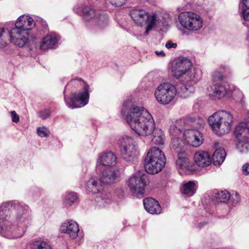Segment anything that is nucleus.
<instances>
[{
    "instance_id": "obj_19",
    "label": "nucleus",
    "mask_w": 249,
    "mask_h": 249,
    "mask_svg": "<svg viewBox=\"0 0 249 249\" xmlns=\"http://www.w3.org/2000/svg\"><path fill=\"white\" fill-rule=\"evenodd\" d=\"M35 22L33 18L28 16H20L15 24L13 28H17L19 30L28 32L35 26Z\"/></svg>"
},
{
    "instance_id": "obj_3",
    "label": "nucleus",
    "mask_w": 249,
    "mask_h": 249,
    "mask_svg": "<svg viewBox=\"0 0 249 249\" xmlns=\"http://www.w3.org/2000/svg\"><path fill=\"white\" fill-rule=\"evenodd\" d=\"M208 123L215 133L219 136L228 133L233 124V116L229 112L220 110L209 117Z\"/></svg>"
},
{
    "instance_id": "obj_23",
    "label": "nucleus",
    "mask_w": 249,
    "mask_h": 249,
    "mask_svg": "<svg viewBox=\"0 0 249 249\" xmlns=\"http://www.w3.org/2000/svg\"><path fill=\"white\" fill-rule=\"evenodd\" d=\"M59 36L55 33H51L45 36L40 45L42 50L55 48L59 40Z\"/></svg>"
},
{
    "instance_id": "obj_30",
    "label": "nucleus",
    "mask_w": 249,
    "mask_h": 249,
    "mask_svg": "<svg viewBox=\"0 0 249 249\" xmlns=\"http://www.w3.org/2000/svg\"><path fill=\"white\" fill-rule=\"evenodd\" d=\"M111 201L109 195L105 192L97 194L95 198V202L99 207L105 206L107 204L110 203Z\"/></svg>"
},
{
    "instance_id": "obj_31",
    "label": "nucleus",
    "mask_w": 249,
    "mask_h": 249,
    "mask_svg": "<svg viewBox=\"0 0 249 249\" xmlns=\"http://www.w3.org/2000/svg\"><path fill=\"white\" fill-rule=\"evenodd\" d=\"M226 156L224 149L222 148L217 149L214 152L212 159L215 165H220L224 160Z\"/></svg>"
},
{
    "instance_id": "obj_8",
    "label": "nucleus",
    "mask_w": 249,
    "mask_h": 249,
    "mask_svg": "<svg viewBox=\"0 0 249 249\" xmlns=\"http://www.w3.org/2000/svg\"><path fill=\"white\" fill-rule=\"evenodd\" d=\"M178 19L184 28L191 32L198 31L203 25V19L200 15L195 12L181 13L178 15Z\"/></svg>"
},
{
    "instance_id": "obj_10",
    "label": "nucleus",
    "mask_w": 249,
    "mask_h": 249,
    "mask_svg": "<svg viewBox=\"0 0 249 249\" xmlns=\"http://www.w3.org/2000/svg\"><path fill=\"white\" fill-rule=\"evenodd\" d=\"M121 156L122 159L128 162L134 161L138 155L135 142L133 139L128 136H124L120 144Z\"/></svg>"
},
{
    "instance_id": "obj_14",
    "label": "nucleus",
    "mask_w": 249,
    "mask_h": 249,
    "mask_svg": "<svg viewBox=\"0 0 249 249\" xmlns=\"http://www.w3.org/2000/svg\"><path fill=\"white\" fill-rule=\"evenodd\" d=\"M150 24L146 27L145 33L148 34L149 31L154 27L166 26L171 22L172 18L168 14L164 13L157 15L155 14L151 15L150 18Z\"/></svg>"
},
{
    "instance_id": "obj_47",
    "label": "nucleus",
    "mask_w": 249,
    "mask_h": 249,
    "mask_svg": "<svg viewBox=\"0 0 249 249\" xmlns=\"http://www.w3.org/2000/svg\"><path fill=\"white\" fill-rule=\"evenodd\" d=\"M206 223H200L198 224V228L200 229L203 225H205Z\"/></svg>"
},
{
    "instance_id": "obj_4",
    "label": "nucleus",
    "mask_w": 249,
    "mask_h": 249,
    "mask_svg": "<svg viewBox=\"0 0 249 249\" xmlns=\"http://www.w3.org/2000/svg\"><path fill=\"white\" fill-rule=\"evenodd\" d=\"M172 71L177 78L183 77L186 81L192 82L193 84L196 83L200 78L193 68L191 61L185 57L176 60L172 65Z\"/></svg>"
},
{
    "instance_id": "obj_21",
    "label": "nucleus",
    "mask_w": 249,
    "mask_h": 249,
    "mask_svg": "<svg viewBox=\"0 0 249 249\" xmlns=\"http://www.w3.org/2000/svg\"><path fill=\"white\" fill-rule=\"evenodd\" d=\"M229 86V85L224 82L214 84L211 88L212 91L209 93L210 95L217 99L223 97L230 93Z\"/></svg>"
},
{
    "instance_id": "obj_11",
    "label": "nucleus",
    "mask_w": 249,
    "mask_h": 249,
    "mask_svg": "<svg viewBox=\"0 0 249 249\" xmlns=\"http://www.w3.org/2000/svg\"><path fill=\"white\" fill-rule=\"evenodd\" d=\"M148 183L147 175L139 172L132 175L128 179L127 184L130 191L134 195H142Z\"/></svg>"
},
{
    "instance_id": "obj_38",
    "label": "nucleus",
    "mask_w": 249,
    "mask_h": 249,
    "mask_svg": "<svg viewBox=\"0 0 249 249\" xmlns=\"http://www.w3.org/2000/svg\"><path fill=\"white\" fill-rule=\"evenodd\" d=\"M247 141L237 140L236 146L240 153H246L249 151V144Z\"/></svg>"
},
{
    "instance_id": "obj_45",
    "label": "nucleus",
    "mask_w": 249,
    "mask_h": 249,
    "mask_svg": "<svg viewBox=\"0 0 249 249\" xmlns=\"http://www.w3.org/2000/svg\"><path fill=\"white\" fill-rule=\"evenodd\" d=\"M243 172L245 175L249 174V163H246L242 167Z\"/></svg>"
},
{
    "instance_id": "obj_13",
    "label": "nucleus",
    "mask_w": 249,
    "mask_h": 249,
    "mask_svg": "<svg viewBox=\"0 0 249 249\" xmlns=\"http://www.w3.org/2000/svg\"><path fill=\"white\" fill-rule=\"evenodd\" d=\"M171 145L173 148L176 150L178 154V159L176 162L177 166L181 169L186 168L188 163V155L182 144V140L179 136L172 138Z\"/></svg>"
},
{
    "instance_id": "obj_16",
    "label": "nucleus",
    "mask_w": 249,
    "mask_h": 249,
    "mask_svg": "<svg viewBox=\"0 0 249 249\" xmlns=\"http://www.w3.org/2000/svg\"><path fill=\"white\" fill-rule=\"evenodd\" d=\"M130 15L136 24L142 25V24L146 23V27H148L151 15H149L145 10L142 9H134L130 11Z\"/></svg>"
},
{
    "instance_id": "obj_2",
    "label": "nucleus",
    "mask_w": 249,
    "mask_h": 249,
    "mask_svg": "<svg viewBox=\"0 0 249 249\" xmlns=\"http://www.w3.org/2000/svg\"><path fill=\"white\" fill-rule=\"evenodd\" d=\"M12 202H5L0 206V234L8 239H14L21 237L30 225V219L27 215L25 206H18L15 222L8 221Z\"/></svg>"
},
{
    "instance_id": "obj_27",
    "label": "nucleus",
    "mask_w": 249,
    "mask_h": 249,
    "mask_svg": "<svg viewBox=\"0 0 249 249\" xmlns=\"http://www.w3.org/2000/svg\"><path fill=\"white\" fill-rule=\"evenodd\" d=\"M101 182H99L97 178L92 177L86 183V189L88 192L98 193L103 189Z\"/></svg>"
},
{
    "instance_id": "obj_42",
    "label": "nucleus",
    "mask_w": 249,
    "mask_h": 249,
    "mask_svg": "<svg viewBox=\"0 0 249 249\" xmlns=\"http://www.w3.org/2000/svg\"><path fill=\"white\" fill-rule=\"evenodd\" d=\"M111 4L116 7H120L123 5L127 0H107Z\"/></svg>"
},
{
    "instance_id": "obj_40",
    "label": "nucleus",
    "mask_w": 249,
    "mask_h": 249,
    "mask_svg": "<svg viewBox=\"0 0 249 249\" xmlns=\"http://www.w3.org/2000/svg\"><path fill=\"white\" fill-rule=\"evenodd\" d=\"M51 113V112L49 108H45L39 112V117L43 119H45L50 116Z\"/></svg>"
},
{
    "instance_id": "obj_6",
    "label": "nucleus",
    "mask_w": 249,
    "mask_h": 249,
    "mask_svg": "<svg viewBox=\"0 0 249 249\" xmlns=\"http://www.w3.org/2000/svg\"><path fill=\"white\" fill-rule=\"evenodd\" d=\"M165 162V156L162 150L158 147H151L144 160L145 170L149 174H157L164 167Z\"/></svg>"
},
{
    "instance_id": "obj_20",
    "label": "nucleus",
    "mask_w": 249,
    "mask_h": 249,
    "mask_svg": "<svg viewBox=\"0 0 249 249\" xmlns=\"http://www.w3.org/2000/svg\"><path fill=\"white\" fill-rule=\"evenodd\" d=\"M73 11L76 14L83 17L84 19L88 22L94 20L97 13L91 7L83 6L82 7L75 6Z\"/></svg>"
},
{
    "instance_id": "obj_39",
    "label": "nucleus",
    "mask_w": 249,
    "mask_h": 249,
    "mask_svg": "<svg viewBox=\"0 0 249 249\" xmlns=\"http://www.w3.org/2000/svg\"><path fill=\"white\" fill-rule=\"evenodd\" d=\"M37 134L40 137H47L50 135V131L45 126L39 127L37 129Z\"/></svg>"
},
{
    "instance_id": "obj_34",
    "label": "nucleus",
    "mask_w": 249,
    "mask_h": 249,
    "mask_svg": "<svg viewBox=\"0 0 249 249\" xmlns=\"http://www.w3.org/2000/svg\"><path fill=\"white\" fill-rule=\"evenodd\" d=\"M94 21L100 27L103 28L108 23V17L105 14H97Z\"/></svg>"
},
{
    "instance_id": "obj_36",
    "label": "nucleus",
    "mask_w": 249,
    "mask_h": 249,
    "mask_svg": "<svg viewBox=\"0 0 249 249\" xmlns=\"http://www.w3.org/2000/svg\"><path fill=\"white\" fill-rule=\"evenodd\" d=\"M78 197L76 193L68 192L66 193L64 196L65 203L68 205H71L77 201Z\"/></svg>"
},
{
    "instance_id": "obj_44",
    "label": "nucleus",
    "mask_w": 249,
    "mask_h": 249,
    "mask_svg": "<svg viewBox=\"0 0 249 249\" xmlns=\"http://www.w3.org/2000/svg\"><path fill=\"white\" fill-rule=\"evenodd\" d=\"M177 47V44L173 43L171 41H168L165 44V47L167 49L176 48Z\"/></svg>"
},
{
    "instance_id": "obj_24",
    "label": "nucleus",
    "mask_w": 249,
    "mask_h": 249,
    "mask_svg": "<svg viewBox=\"0 0 249 249\" xmlns=\"http://www.w3.org/2000/svg\"><path fill=\"white\" fill-rule=\"evenodd\" d=\"M194 158L196 164L200 167H207L212 163L210 155L205 151L196 152L194 154Z\"/></svg>"
},
{
    "instance_id": "obj_22",
    "label": "nucleus",
    "mask_w": 249,
    "mask_h": 249,
    "mask_svg": "<svg viewBox=\"0 0 249 249\" xmlns=\"http://www.w3.org/2000/svg\"><path fill=\"white\" fill-rule=\"evenodd\" d=\"M61 231L67 233L71 239L76 238L78 235L79 228L78 224L73 220L63 223L61 227Z\"/></svg>"
},
{
    "instance_id": "obj_43",
    "label": "nucleus",
    "mask_w": 249,
    "mask_h": 249,
    "mask_svg": "<svg viewBox=\"0 0 249 249\" xmlns=\"http://www.w3.org/2000/svg\"><path fill=\"white\" fill-rule=\"evenodd\" d=\"M12 121L15 123H18L19 121V115L14 110L11 112Z\"/></svg>"
},
{
    "instance_id": "obj_41",
    "label": "nucleus",
    "mask_w": 249,
    "mask_h": 249,
    "mask_svg": "<svg viewBox=\"0 0 249 249\" xmlns=\"http://www.w3.org/2000/svg\"><path fill=\"white\" fill-rule=\"evenodd\" d=\"M231 201L232 202V204L233 205H236L240 201V197L239 195L236 192L234 194H232L231 196Z\"/></svg>"
},
{
    "instance_id": "obj_9",
    "label": "nucleus",
    "mask_w": 249,
    "mask_h": 249,
    "mask_svg": "<svg viewBox=\"0 0 249 249\" xmlns=\"http://www.w3.org/2000/svg\"><path fill=\"white\" fill-rule=\"evenodd\" d=\"M197 123L199 124V127H203L204 121L202 119L195 121L189 124L187 128H185L183 132V137L185 142L194 147L200 146L203 142V136L200 130L194 125Z\"/></svg>"
},
{
    "instance_id": "obj_5",
    "label": "nucleus",
    "mask_w": 249,
    "mask_h": 249,
    "mask_svg": "<svg viewBox=\"0 0 249 249\" xmlns=\"http://www.w3.org/2000/svg\"><path fill=\"white\" fill-rule=\"evenodd\" d=\"M29 33L17 28H12L6 31L4 28H0V49H3L9 42L19 47H22L29 40Z\"/></svg>"
},
{
    "instance_id": "obj_1",
    "label": "nucleus",
    "mask_w": 249,
    "mask_h": 249,
    "mask_svg": "<svg viewBox=\"0 0 249 249\" xmlns=\"http://www.w3.org/2000/svg\"><path fill=\"white\" fill-rule=\"evenodd\" d=\"M121 114L125 118L130 127L138 135L145 136L153 133L152 142L156 145H163L164 134L160 128H156V124L152 115L143 107L138 106L132 100L123 103Z\"/></svg>"
},
{
    "instance_id": "obj_18",
    "label": "nucleus",
    "mask_w": 249,
    "mask_h": 249,
    "mask_svg": "<svg viewBox=\"0 0 249 249\" xmlns=\"http://www.w3.org/2000/svg\"><path fill=\"white\" fill-rule=\"evenodd\" d=\"M190 122L189 120L184 119L177 120L170 126L169 131L170 135L173 137H177L183 133L185 128L188 127Z\"/></svg>"
},
{
    "instance_id": "obj_35",
    "label": "nucleus",
    "mask_w": 249,
    "mask_h": 249,
    "mask_svg": "<svg viewBox=\"0 0 249 249\" xmlns=\"http://www.w3.org/2000/svg\"><path fill=\"white\" fill-rule=\"evenodd\" d=\"M230 197L229 193L226 190L219 191L215 196L216 201L221 203H227L230 200Z\"/></svg>"
},
{
    "instance_id": "obj_15",
    "label": "nucleus",
    "mask_w": 249,
    "mask_h": 249,
    "mask_svg": "<svg viewBox=\"0 0 249 249\" xmlns=\"http://www.w3.org/2000/svg\"><path fill=\"white\" fill-rule=\"evenodd\" d=\"M117 158L113 152L107 151L98 154L96 163V170H98L101 165L104 166H113L116 165Z\"/></svg>"
},
{
    "instance_id": "obj_37",
    "label": "nucleus",
    "mask_w": 249,
    "mask_h": 249,
    "mask_svg": "<svg viewBox=\"0 0 249 249\" xmlns=\"http://www.w3.org/2000/svg\"><path fill=\"white\" fill-rule=\"evenodd\" d=\"M221 70L222 69L223 70L221 72H220L218 71H215L212 75V77L213 81L218 82L220 81L222 82V80L223 79V76L221 72H223L226 71L227 70L229 69L228 67L225 66H222L220 68Z\"/></svg>"
},
{
    "instance_id": "obj_12",
    "label": "nucleus",
    "mask_w": 249,
    "mask_h": 249,
    "mask_svg": "<svg viewBox=\"0 0 249 249\" xmlns=\"http://www.w3.org/2000/svg\"><path fill=\"white\" fill-rule=\"evenodd\" d=\"M88 89V86H85L82 92L73 93L71 97L69 98L64 96V100L67 106L71 108H74L86 105L89 99Z\"/></svg>"
},
{
    "instance_id": "obj_32",
    "label": "nucleus",
    "mask_w": 249,
    "mask_h": 249,
    "mask_svg": "<svg viewBox=\"0 0 249 249\" xmlns=\"http://www.w3.org/2000/svg\"><path fill=\"white\" fill-rule=\"evenodd\" d=\"M31 249H51V245L47 240H36L33 242Z\"/></svg>"
},
{
    "instance_id": "obj_26",
    "label": "nucleus",
    "mask_w": 249,
    "mask_h": 249,
    "mask_svg": "<svg viewBox=\"0 0 249 249\" xmlns=\"http://www.w3.org/2000/svg\"><path fill=\"white\" fill-rule=\"evenodd\" d=\"M145 209L151 214H158L161 208L158 202L152 198H145L143 200Z\"/></svg>"
},
{
    "instance_id": "obj_46",
    "label": "nucleus",
    "mask_w": 249,
    "mask_h": 249,
    "mask_svg": "<svg viewBox=\"0 0 249 249\" xmlns=\"http://www.w3.org/2000/svg\"><path fill=\"white\" fill-rule=\"evenodd\" d=\"M155 53L157 56H160V57H164L165 56V54L164 52L162 51H155Z\"/></svg>"
},
{
    "instance_id": "obj_29",
    "label": "nucleus",
    "mask_w": 249,
    "mask_h": 249,
    "mask_svg": "<svg viewBox=\"0 0 249 249\" xmlns=\"http://www.w3.org/2000/svg\"><path fill=\"white\" fill-rule=\"evenodd\" d=\"M196 187L194 182L189 181L183 184L181 188V191L183 195L186 197L192 196L196 192Z\"/></svg>"
},
{
    "instance_id": "obj_33",
    "label": "nucleus",
    "mask_w": 249,
    "mask_h": 249,
    "mask_svg": "<svg viewBox=\"0 0 249 249\" xmlns=\"http://www.w3.org/2000/svg\"><path fill=\"white\" fill-rule=\"evenodd\" d=\"M242 5L244 7L242 8V14L244 20L246 22L249 21V0H243ZM245 24V23H244ZM247 26H249V30L247 34V39L249 41V24L246 23Z\"/></svg>"
},
{
    "instance_id": "obj_17",
    "label": "nucleus",
    "mask_w": 249,
    "mask_h": 249,
    "mask_svg": "<svg viewBox=\"0 0 249 249\" xmlns=\"http://www.w3.org/2000/svg\"><path fill=\"white\" fill-rule=\"evenodd\" d=\"M121 175V171L118 169L105 170L100 177V182L105 184L114 183L119 179Z\"/></svg>"
},
{
    "instance_id": "obj_28",
    "label": "nucleus",
    "mask_w": 249,
    "mask_h": 249,
    "mask_svg": "<svg viewBox=\"0 0 249 249\" xmlns=\"http://www.w3.org/2000/svg\"><path fill=\"white\" fill-rule=\"evenodd\" d=\"M177 94L183 98L189 96L195 91V88L193 85H180L178 87Z\"/></svg>"
},
{
    "instance_id": "obj_7",
    "label": "nucleus",
    "mask_w": 249,
    "mask_h": 249,
    "mask_svg": "<svg viewBox=\"0 0 249 249\" xmlns=\"http://www.w3.org/2000/svg\"><path fill=\"white\" fill-rule=\"evenodd\" d=\"M177 95L176 86L169 82L160 84L154 92L157 101L163 106L174 105L176 102Z\"/></svg>"
},
{
    "instance_id": "obj_25",
    "label": "nucleus",
    "mask_w": 249,
    "mask_h": 249,
    "mask_svg": "<svg viewBox=\"0 0 249 249\" xmlns=\"http://www.w3.org/2000/svg\"><path fill=\"white\" fill-rule=\"evenodd\" d=\"M234 134L237 140L247 141L249 138V128L245 123H240L236 126Z\"/></svg>"
}]
</instances>
